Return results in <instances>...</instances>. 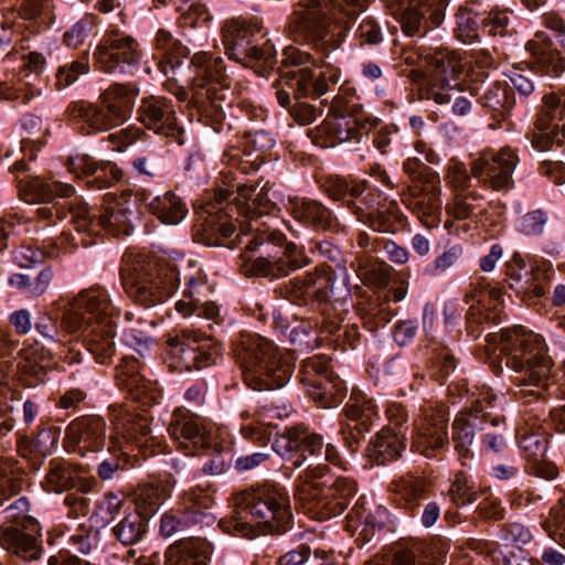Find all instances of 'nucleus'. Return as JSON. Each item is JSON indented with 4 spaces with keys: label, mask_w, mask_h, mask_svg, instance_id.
Wrapping results in <instances>:
<instances>
[{
    "label": "nucleus",
    "mask_w": 565,
    "mask_h": 565,
    "mask_svg": "<svg viewBox=\"0 0 565 565\" xmlns=\"http://www.w3.org/2000/svg\"><path fill=\"white\" fill-rule=\"evenodd\" d=\"M215 193L204 223L209 245L235 249L245 246L248 253H259L252 259L242 255L241 269L248 277L278 279L310 264L301 247L288 242L284 233L258 220L277 210L275 193L265 184L228 183Z\"/></svg>",
    "instance_id": "obj_1"
},
{
    "label": "nucleus",
    "mask_w": 565,
    "mask_h": 565,
    "mask_svg": "<svg viewBox=\"0 0 565 565\" xmlns=\"http://www.w3.org/2000/svg\"><path fill=\"white\" fill-rule=\"evenodd\" d=\"M153 45L159 55H153L158 70L172 78L183 77L191 86L190 103L196 109L199 121L210 126L215 132H221L226 117L265 121L267 111L249 99L235 97L232 78L226 73L224 61L207 52H198L184 65L190 50L172 33L159 29L154 35Z\"/></svg>",
    "instance_id": "obj_2"
},
{
    "label": "nucleus",
    "mask_w": 565,
    "mask_h": 565,
    "mask_svg": "<svg viewBox=\"0 0 565 565\" xmlns=\"http://www.w3.org/2000/svg\"><path fill=\"white\" fill-rule=\"evenodd\" d=\"M20 198L30 204H40L34 211V218L47 221L51 225L56 220H68L70 234L62 242L66 250L78 246L88 247L95 238L105 232L111 236H128L134 231L137 220L135 204L124 198L114 196L100 211H92L87 203L75 195V188L57 180L28 175L20 181Z\"/></svg>",
    "instance_id": "obj_3"
},
{
    "label": "nucleus",
    "mask_w": 565,
    "mask_h": 565,
    "mask_svg": "<svg viewBox=\"0 0 565 565\" xmlns=\"http://www.w3.org/2000/svg\"><path fill=\"white\" fill-rule=\"evenodd\" d=\"M273 449L285 460L286 469H305L295 497L307 514L316 520H328L341 514L356 493V483L345 477L328 476L329 468L320 459L341 466L337 447L324 446L323 438L306 427L286 428L274 441Z\"/></svg>",
    "instance_id": "obj_4"
},
{
    "label": "nucleus",
    "mask_w": 565,
    "mask_h": 565,
    "mask_svg": "<svg viewBox=\"0 0 565 565\" xmlns=\"http://www.w3.org/2000/svg\"><path fill=\"white\" fill-rule=\"evenodd\" d=\"M369 8V0H299L291 14L294 36L316 53L329 57L340 50L352 20Z\"/></svg>",
    "instance_id": "obj_5"
},
{
    "label": "nucleus",
    "mask_w": 565,
    "mask_h": 565,
    "mask_svg": "<svg viewBox=\"0 0 565 565\" xmlns=\"http://www.w3.org/2000/svg\"><path fill=\"white\" fill-rule=\"evenodd\" d=\"M487 339L511 372V382L521 387L522 397H541L554 365L545 339L522 326L490 333Z\"/></svg>",
    "instance_id": "obj_6"
},
{
    "label": "nucleus",
    "mask_w": 565,
    "mask_h": 565,
    "mask_svg": "<svg viewBox=\"0 0 565 565\" xmlns=\"http://www.w3.org/2000/svg\"><path fill=\"white\" fill-rule=\"evenodd\" d=\"M505 398L489 387L471 393L470 403L463 407L452 423L455 450L462 466L473 458L472 445L480 434L481 447L495 454L503 452L507 443L504 415Z\"/></svg>",
    "instance_id": "obj_7"
},
{
    "label": "nucleus",
    "mask_w": 565,
    "mask_h": 565,
    "mask_svg": "<svg viewBox=\"0 0 565 565\" xmlns=\"http://www.w3.org/2000/svg\"><path fill=\"white\" fill-rule=\"evenodd\" d=\"M281 56L280 63L286 71L281 73L280 86L275 93L276 99L298 124L309 125L320 114L319 109L305 102L292 104L291 95L295 99L318 98L340 82L341 71L335 67L323 71L307 66L311 55L295 46L285 47Z\"/></svg>",
    "instance_id": "obj_8"
},
{
    "label": "nucleus",
    "mask_w": 565,
    "mask_h": 565,
    "mask_svg": "<svg viewBox=\"0 0 565 565\" xmlns=\"http://www.w3.org/2000/svg\"><path fill=\"white\" fill-rule=\"evenodd\" d=\"M235 513L228 520V533L246 539L260 534L281 535L292 527L290 497L279 484H262L235 498Z\"/></svg>",
    "instance_id": "obj_9"
},
{
    "label": "nucleus",
    "mask_w": 565,
    "mask_h": 565,
    "mask_svg": "<svg viewBox=\"0 0 565 565\" xmlns=\"http://www.w3.org/2000/svg\"><path fill=\"white\" fill-rule=\"evenodd\" d=\"M121 285L136 303L152 308L171 298L180 286V269L173 262L126 252L120 267Z\"/></svg>",
    "instance_id": "obj_10"
},
{
    "label": "nucleus",
    "mask_w": 565,
    "mask_h": 565,
    "mask_svg": "<svg viewBox=\"0 0 565 565\" xmlns=\"http://www.w3.org/2000/svg\"><path fill=\"white\" fill-rule=\"evenodd\" d=\"M234 354L245 384L254 391L281 388L295 371L291 360L273 341L259 334H241Z\"/></svg>",
    "instance_id": "obj_11"
},
{
    "label": "nucleus",
    "mask_w": 565,
    "mask_h": 565,
    "mask_svg": "<svg viewBox=\"0 0 565 565\" xmlns=\"http://www.w3.org/2000/svg\"><path fill=\"white\" fill-rule=\"evenodd\" d=\"M376 124L375 118L365 114L355 88L343 84L332 99L330 114L310 131V136L321 148L353 146L369 139L371 129Z\"/></svg>",
    "instance_id": "obj_12"
},
{
    "label": "nucleus",
    "mask_w": 565,
    "mask_h": 565,
    "mask_svg": "<svg viewBox=\"0 0 565 565\" xmlns=\"http://www.w3.org/2000/svg\"><path fill=\"white\" fill-rule=\"evenodd\" d=\"M404 61L413 65L420 58L426 65L427 74L413 70L411 79L415 83H423L425 98L444 105L451 100L450 90H466L468 85L465 81L467 75L466 64L461 55L448 47H418L416 53L404 52Z\"/></svg>",
    "instance_id": "obj_13"
},
{
    "label": "nucleus",
    "mask_w": 565,
    "mask_h": 565,
    "mask_svg": "<svg viewBox=\"0 0 565 565\" xmlns=\"http://www.w3.org/2000/svg\"><path fill=\"white\" fill-rule=\"evenodd\" d=\"M137 95L135 86L114 84L102 94L100 105L85 100L73 102L67 113L86 135L106 131L129 118Z\"/></svg>",
    "instance_id": "obj_14"
},
{
    "label": "nucleus",
    "mask_w": 565,
    "mask_h": 565,
    "mask_svg": "<svg viewBox=\"0 0 565 565\" xmlns=\"http://www.w3.org/2000/svg\"><path fill=\"white\" fill-rule=\"evenodd\" d=\"M115 434L100 454L96 472L103 481L118 478L127 469L130 448L143 447L151 439V428L147 417L119 409L114 417Z\"/></svg>",
    "instance_id": "obj_15"
},
{
    "label": "nucleus",
    "mask_w": 565,
    "mask_h": 565,
    "mask_svg": "<svg viewBox=\"0 0 565 565\" xmlns=\"http://www.w3.org/2000/svg\"><path fill=\"white\" fill-rule=\"evenodd\" d=\"M226 54L245 66H263L262 75L278 65L274 44L265 39L258 26L244 19H232L222 28Z\"/></svg>",
    "instance_id": "obj_16"
},
{
    "label": "nucleus",
    "mask_w": 565,
    "mask_h": 565,
    "mask_svg": "<svg viewBox=\"0 0 565 565\" xmlns=\"http://www.w3.org/2000/svg\"><path fill=\"white\" fill-rule=\"evenodd\" d=\"M120 309L111 300L109 291L102 286L82 290L63 307V322L71 331L86 324L117 322Z\"/></svg>",
    "instance_id": "obj_17"
},
{
    "label": "nucleus",
    "mask_w": 565,
    "mask_h": 565,
    "mask_svg": "<svg viewBox=\"0 0 565 565\" xmlns=\"http://www.w3.org/2000/svg\"><path fill=\"white\" fill-rule=\"evenodd\" d=\"M555 274L553 263L546 258H534L526 268V260L514 252L505 263L504 281L521 300L534 302L543 298Z\"/></svg>",
    "instance_id": "obj_18"
},
{
    "label": "nucleus",
    "mask_w": 565,
    "mask_h": 565,
    "mask_svg": "<svg viewBox=\"0 0 565 565\" xmlns=\"http://www.w3.org/2000/svg\"><path fill=\"white\" fill-rule=\"evenodd\" d=\"M298 376L309 397L321 408L337 407L347 396L345 382L334 373L326 355L303 360Z\"/></svg>",
    "instance_id": "obj_19"
},
{
    "label": "nucleus",
    "mask_w": 565,
    "mask_h": 565,
    "mask_svg": "<svg viewBox=\"0 0 565 565\" xmlns=\"http://www.w3.org/2000/svg\"><path fill=\"white\" fill-rule=\"evenodd\" d=\"M276 291L291 303L323 316L334 292L333 273L330 267L318 266L313 271L291 278Z\"/></svg>",
    "instance_id": "obj_20"
},
{
    "label": "nucleus",
    "mask_w": 565,
    "mask_h": 565,
    "mask_svg": "<svg viewBox=\"0 0 565 565\" xmlns=\"http://www.w3.org/2000/svg\"><path fill=\"white\" fill-rule=\"evenodd\" d=\"M167 344L168 354L175 362V367L186 371L214 365L223 353V347L218 341L190 330L169 337Z\"/></svg>",
    "instance_id": "obj_21"
},
{
    "label": "nucleus",
    "mask_w": 565,
    "mask_h": 565,
    "mask_svg": "<svg viewBox=\"0 0 565 565\" xmlns=\"http://www.w3.org/2000/svg\"><path fill=\"white\" fill-rule=\"evenodd\" d=\"M118 406L111 408V430L108 434L107 423L104 417L97 415L81 416L72 420L65 431L64 447L67 452L86 457L88 454H98L105 450L109 439L115 434V414Z\"/></svg>",
    "instance_id": "obj_22"
},
{
    "label": "nucleus",
    "mask_w": 565,
    "mask_h": 565,
    "mask_svg": "<svg viewBox=\"0 0 565 565\" xmlns=\"http://www.w3.org/2000/svg\"><path fill=\"white\" fill-rule=\"evenodd\" d=\"M213 503L214 499L207 489L201 486L190 488L180 497L182 508L180 516L173 512L162 515L160 533L169 537L191 525L210 526L216 520L215 515L210 512Z\"/></svg>",
    "instance_id": "obj_23"
},
{
    "label": "nucleus",
    "mask_w": 565,
    "mask_h": 565,
    "mask_svg": "<svg viewBox=\"0 0 565 565\" xmlns=\"http://www.w3.org/2000/svg\"><path fill=\"white\" fill-rule=\"evenodd\" d=\"M544 110L526 134L532 147L537 151L550 150L565 141V88L552 90L542 97Z\"/></svg>",
    "instance_id": "obj_24"
},
{
    "label": "nucleus",
    "mask_w": 565,
    "mask_h": 565,
    "mask_svg": "<svg viewBox=\"0 0 565 565\" xmlns=\"http://www.w3.org/2000/svg\"><path fill=\"white\" fill-rule=\"evenodd\" d=\"M94 57L105 73H127L139 64L141 51L135 38L111 28L97 45Z\"/></svg>",
    "instance_id": "obj_25"
},
{
    "label": "nucleus",
    "mask_w": 565,
    "mask_h": 565,
    "mask_svg": "<svg viewBox=\"0 0 565 565\" xmlns=\"http://www.w3.org/2000/svg\"><path fill=\"white\" fill-rule=\"evenodd\" d=\"M448 0H394L392 13L407 36H425L445 19Z\"/></svg>",
    "instance_id": "obj_26"
},
{
    "label": "nucleus",
    "mask_w": 565,
    "mask_h": 565,
    "mask_svg": "<svg viewBox=\"0 0 565 565\" xmlns=\"http://www.w3.org/2000/svg\"><path fill=\"white\" fill-rule=\"evenodd\" d=\"M451 198L445 205L447 216L457 221H470L478 224L488 211V203L482 194L471 185V177L461 167H455L449 172Z\"/></svg>",
    "instance_id": "obj_27"
},
{
    "label": "nucleus",
    "mask_w": 565,
    "mask_h": 565,
    "mask_svg": "<svg viewBox=\"0 0 565 565\" xmlns=\"http://www.w3.org/2000/svg\"><path fill=\"white\" fill-rule=\"evenodd\" d=\"M518 162L516 152L509 147L484 151L471 161V175L484 188L509 190L513 185L512 174Z\"/></svg>",
    "instance_id": "obj_28"
},
{
    "label": "nucleus",
    "mask_w": 565,
    "mask_h": 565,
    "mask_svg": "<svg viewBox=\"0 0 565 565\" xmlns=\"http://www.w3.org/2000/svg\"><path fill=\"white\" fill-rule=\"evenodd\" d=\"M168 433L178 448L186 455L216 446L211 429L199 415L185 408H177L171 415Z\"/></svg>",
    "instance_id": "obj_29"
},
{
    "label": "nucleus",
    "mask_w": 565,
    "mask_h": 565,
    "mask_svg": "<svg viewBox=\"0 0 565 565\" xmlns=\"http://www.w3.org/2000/svg\"><path fill=\"white\" fill-rule=\"evenodd\" d=\"M138 120L156 135L184 143V129L177 120L173 102L162 96L143 97L137 109Z\"/></svg>",
    "instance_id": "obj_30"
},
{
    "label": "nucleus",
    "mask_w": 565,
    "mask_h": 565,
    "mask_svg": "<svg viewBox=\"0 0 565 565\" xmlns=\"http://www.w3.org/2000/svg\"><path fill=\"white\" fill-rule=\"evenodd\" d=\"M45 57L38 52H31L25 56L23 68L19 79L12 84L4 83L0 86V96L17 104L29 105L35 97L43 93L41 74L44 70Z\"/></svg>",
    "instance_id": "obj_31"
},
{
    "label": "nucleus",
    "mask_w": 565,
    "mask_h": 565,
    "mask_svg": "<svg viewBox=\"0 0 565 565\" xmlns=\"http://www.w3.org/2000/svg\"><path fill=\"white\" fill-rule=\"evenodd\" d=\"M428 185H415L404 199L406 207L427 227L433 228L441 221V189L438 174H430Z\"/></svg>",
    "instance_id": "obj_32"
},
{
    "label": "nucleus",
    "mask_w": 565,
    "mask_h": 565,
    "mask_svg": "<svg viewBox=\"0 0 565 565\" xmlns=\"http://www.w3.org/2000/svg\"><path fill=\"white\" fill-rule=\"evenodd\" d=\"M68 170L92 190L110 189L122 179V171L110 161H96L88 154H76L67 161Z\"/></svg>",
    "instance_id": "obj_33"
},
{
    "label": "nucleus",
    "mask_w": 565,
    "mask_h": 565,
    "mask_svg": "<svg viewBox=\"0 0 565 565\" xmlns=\"http://www.w3.org/2000/svg\"><path fill=\"white\" fill-rule=\"evenodd\" d=\"M287 211L295 221L318 232L340 233L344 226L337 215L318 200L294 198L288 201Z\"/></svg>",
    "instance_id": "obj_34"
},
{
    "label": "nucleus",
    "mask_w": 565,
    "mask_h": 565,
    "mask_svg": "<svg viewBox=\"0 0 565 565\" xmlns=\"http://www.w3.org/2000/svg\"><path fill=\"white\" fill-rule=\"evenodd\" d=\"M34 327L49 344H56L58 347L56 354L61 360L68 364H77L83 361L81 350L67 339L68 334L75 331H71L65 327L63 312L61 317L52 316L49 312H41L35 320Z\"/></svg>",
    "instance_id": "obj_35"
},
{
    "label": "nucleus",
    "mask_w": 565,
    "mask_h": 565,
    "mask_svg": "<svg viewBox=\"0 0 565 565\" xmlns=\"http://www.w3.org/2000/svg\"><path fill=\"white\" fill-rule=\"evenodd\" d=\"M443 415L425 418L414 428L411 449L426 458L437 457L448 446V424Z\"/></svg>",
    "instance_id": "obj_36"
},
{
    "label": "nucleus",
    "mask_w": 565,
    "mask_h": 565,
    "mask_svg": "<svg viewBox=\"0 0 565 565\" xmlns=\"http://www.w3.org/2000/svg\"><path fill=\"white\" fill-rule=\"evenodd\" d=\"M466 90L477 96L478 104L500 120L511 116L516 103L514 90L505 81H494L480 88L468 85Z\"/></svg>",
    "instance_id": "obj_37"
},
{
    "label": "nucleus",
    "mask_w": 565,
    "mask_h": 565,
    "mask_svg": "<svg viewBox=\"0 0 565 565\" xmlns=\"http://www.w3.org/2000/svg\"><path fill=\"white\" fill-rule=\"evenodd\" d=\"M82 345L96 363L108 365L117 353L116 322L103 324H86L81 327Z\"/></svg>",
    "instance_id": "obj_38"
},
{
    "label": "nucleus",
    "mask_w": 565,
    "mask_h": 565,
    "mask_svg": "<svg viewBox=\"0 0 565 565\" xmlns=\"http://www.w3.org/2000/svg\"><path fill=\"white\" fill-rule=\"evenodd\" d=\"M275 139L266 130H256L254 134L247 135L246 147L250 150H242L232 147L224 152L223 160L231 167L238 169L242 173L247 174L257 170L258 160L262 156L275 146Z\"/></svg>",
    "instance_id": "obj_39"
},
{
    "label": "nucleus",
    "mask_w": 565,
    "mask_h": 565,
    "mask_svg": "<svg viewBox=\"0 0 565 565\" xmlns=\"http://www.w3.org/2000/svg\"><path fill=\"white\" fill-rule=\"evenodd\" d=\"M141 363L135 356H124L115 367V379L117 385L132 399L149 405L156 399L154 391L151 382L141 373Z\"/></svg>",
    "instance_id": "obj_40"
},
{
    "label": "nucleus",
    "mask_w": 565,
    "mask_h": 565,
    "mask_svg": "<svg viewBox=\"0 0 565 565\" xmlns=\"http://www.w3.org/2000/svg\"><path fill=\"white\" fill-rule=\"evenodd\" d=\"M532 55L531 66L533 73L550 79L559 77L565 71V61L561 53L553 46L552 39L543 32H537L535 38L526 44Z\"/></svg>",
    "instance_id": "obj_41"
},
{
    "label": "nucleus",
    "mask_w": 565,
    "mask_h": 565,
    "mask_svg": "<svg viewBox=\"0 0 565 565\" xmlns=\"http://www.w3.org/2000/svg\"><path fill=\"white\" fill-rule=\"evenodd\" d=\"M136 201L142 203L151 214L167 225H178L189 212L186 204L173 192L152 195L143 190L136 193Z\"/></svg>",
    "instance_id": "obj_42"
},
{
    "label": "nucleus",
    "mask_w": 565,
    "mask_h": 565,
    "mask_svg": "<svg viewBox=\"0 0 565 565\" xmlns=\"http://www.w3.org/2000/svg\"><path fill=\"white\" fill-rule=\"evenodd\" d=\"M406 446L407 438L402 430L382 428L370 440L367 457L376 465H386L402 457Z\"/></svg>",
    "instance_id": "obj_43"
},
{
    "label": "nucleus",
    "mask_w": 565,
    "mask_h": 565,
    "mask_svg": "<svg viewBox=\"0 0 565 565\" xmlns=\"http://www.w3.org/2000/svg\"><path fill=\"white\" fill-rule=\"evenodd\" d=\"M321 190L333 201L342 202L353 214L366 198H362L365 191L364 181H354L340 175L324 177L320 182Z\"/></svg>",
    "instance_id": "obj_44"
},
{
    "label": "nucleus",
    "mask_w": 565,
    "mask_h": 565,
    "mask_svg": "<svg viewBox=\"0 0 565 565\" xmlns=\"http://www.w3.org/2000/svg\"><path fill=\"white\" fill-rule=\"evenodd\" d=\"M0 546L25 561H36L43 553L42 544L34 535L14 525L0 526Z\"/></svg>",
    "instance_id": "obj_45"
},
{
    "label": "nucleus",
    "mask_w": 565,
    "mask_h": 565,
    "mask_svg": "<svg viewBox=\"0 0 565 565\" xmlns=\"http://www.w3.org/2000/svg\"><path fill=\"white\" fill-rule=\"evenodd\" d=\"M149 520L139 510L128 508L110 529L111 536L124 546L143 542L150 532Z\"/></svg>",
    "instance_id": "obj_46"
},
{
    "label": "nucleus",
    "mask_w": 565,
    "mask_h": 565,
    "mask_svg": "<svg viewBox=\"0 0 565 565\" xmlns=\"http://www.w3.org/2000/svg\"><path fill=\"white\" fill-rule=\"evenodd\" d=\"M446 551L441 544H430L425 548L422 544L399 545L390 559L391 565H444Z\"/></svg>",
    "instance_id": "obj_47"
},
{
    "label": "nucleus",
    "mask_w": 565,
    "mask_h": 565,
    "mask_svg": "<svg viewBox=\"0 0 565 565\" xmlns=\"http://www.w3.org/2000/svg\"><path fill=\"white\" fill-rule=\"evenodd\" d=\"M354 215L360 222L379 233H396L404 221L398 206L393 202L381 204L374 210H365L361 205L354 210Z\"/></svg>",
    "instance_id": "obj_48"
},
{
    "label": "nucleus",
    "mask_w": 565,
    "mask_h": 565,
    "mask_svg": "<svg viewBox=\"0 0 565 565\" xmlns=\"http://www.w3.org/2000/svg\"><path fill=\"white\" fill-rule=\"evenodd\" d=\"M213 546L204 539L194 537L171 546L166 553L167 565H209Z\"/></svg>",
    "instance_id": "obj_49"
},
{
    "label": "nucleus",
    "mask_w": 565,
    "mask_h": 565,
    "mask_svg": "<svg viewBox=\"0 0 565 565\" xmlns=\"http://www.w3.org/2000/svg\"><path fill=\"white\" fill-rule=\"evenodd\" d=\"M17 369L20 381L28 387H35L50 380L51 359L36 350H24L17 358Z\"/></svg>",
    "instance_id": "obj_50"
},
{
    "label": "nucleus",
    "mask_w": 565,
    "mask_h": 565,
    "mask_svg": "<svg viewBox=\"0 0 565 565\" xmlns=\"http://www.w3.org/2000/svg\"><path fill=\"white\" fill-rule=\"evenodd\" d=\"M70 234V231H63L61 236L56 239L44 241L41 247H33L31 245L20 246L14 250V263L22 268H31L44 260V257L55 258L60 254H71L74 250H66L63 247L62 242ZM67 239H65L66 242Z\"/></svg>",
    "instance_id": "obj_51"
},
{
    "label": "nucleus",
    "mask_w": 565,
    "mask_h": 565,
    "mask_svg": "<svg viewBox=\"0 0 565 565\" xmlns=\"http://www.w3.org/2000/svg\"><path fill=\"white\" fill-rule=\"evenodd\" d=\"M455 35L456 38L465 43L472 44L478 42L483 33L482 12L479 6L473 3H467L458 9L456 15Z\"/></svg>",
    "instance_id": "obj_52"
},
{
    "label": "nucleus",
    "mask_w": 565,
    "mask_h": 565,
    "mask_svg": "<svg viewBox=\"0 0 565 565\" xmlns=\"http://www.w3.org/2000/svg\"><path fill=\"white\" fill-rule=\"evenodd\" d=\"M175 483L177 480L171 476L163 480L162 483L142 487L136 495L132 509L139 510L150 521L162 503L171 497V491Z\"/></svg>",
    "instance_id": "obj_53"
},
{
    "label": "nucleus",
    "mask_w": 565,
    "mask_h": 565,
    "mask_svg": "<svg viewBox=\"0 0 565 565\" xmlns=\"http://www.w3.org/2000/svg\"><path fill=\"white\" fill-rule=\"evenodd\" d=\"M428 482L423 478H402L396 484L394 502L398 508L415 514L418 512L422 502L428 498Z\"/></svg>",
    "instance_id": "obj_54"
},
{
    "label": "nucleus",
    "mask_w": 565,
    "mask_h": 565,
    "mask_svg": "<svg viewBox=\"0 0 565 565\" xmlns=\"http://www.w3.org/2000/svg\"><path fill=\"white\" fill-rule=\"evenodd\" d=\"M345 417L354 422L361 430H370L374 420L379 418V406L374 398L364 393L352 392L343 408Z\"/></svg>",
    "instance_id": "obj_55"
},
{
    "label": "nucleus",
    "mask_w": 565,
    "mask_h": 565,
    "mask_svg": "<svg viewBox=\"0 0 565 565\" xmlns=\"http://www.w3.org/2000/svg\"><path fill=\"white\" fill-rule=\"evenodd\" d=\"M359 315L364 327L374 332L385 327L396 315L387 300L379 297H371L359 305Z\"/></svg>",
    "instance_id": "obj_56"
},
{
    "label": "nucleus",
    "mask_w": 565,
    "mask_h": 565,
    "mask_svg": "<svg viewBox=\"0 0 565 565\" xmlns=\"http://www.w3.org/2000/svg\"><path fill=\"white\" fill-rule=\"evenodd\" d=\"M51 0H2V10L17 11L23 20L50 23L52 20Z\"/></svg>",
    "instance_id": "obj_57"
},
{
    "label": "nucleus",
    "mask_w": 565,
    "mask_h": 565,
    "mask_svg": "<svg viewBox=\"0 0 565 565\" xmlns=\"http://www.w3.org/2000/svg\"><path fill=\"white\" fill-rule=\"evenodd\" d=\"M447 497L454 505L462 508L479 501L480 490H476L473 481L465 471H458L454 476Z\"/></svg>",
    "instance_id": "obj_58"
},
{
    "label": "nucleus",
    "mask_w": 565,
    "mask_h": 565,
    "mask_svg": "<svg viewBox=\"0 0 565 565\" xmlns=\"http://www.w3.org/2000/svg\"><path fill=\"white\" fill-rule=\"evenodd\" d=\"M321 333L331 337L332 342L343 350L348 348L354 349L361 339V333L356 324H342L328 319L322 321Z\"/></svg>",
    "instance_id": "obj_59"
},
{
    "label": "nucleus",
    "mask_w": 565,
    "mask_h": 565,
    "mask_svg": "<svg viewBox=\"0 0 565 565\" xmlns=\"http://www.w3.org/2000/svg\"><path fill=\"white\" fill-rule=\"evenodd\" d=\"M384 41L383 28L372 15L362 18L353 30L352 44L355 47L376 46Z\"/></svg>",
    "instance_id": "obj_60"
},
{
    "label": "nucleus",
    "mask_w": 565,
    "mask_h": 565,
    "mask_svg": "<svg viewBox=\"0 0 565 565\" xmlns=\"http://www.w3.org/2000/svg\"><path fill=\"white\" fill-rule=\"evenodd\" d=\"M75 469L68 463L52 460L50 461V469L45 477L47 491L62 493L70 491L74 488Z\"/></svg>",
    "instance_id": "obj_61"
},
{
    "label": "nucleus",
    "mask_w": 565,
    "mask_h": 565,
    "mask_svg": "<svg viewBox=\"0 0 565 565\" xmlns=\"http://www.w3.org/2000/svg\"><path fill=\"white\" fill-rule=\"evenodd\" d=\"M128 508L132 505H127L124 497L108 491L96 502L95 515L108 525L119 520Z\"/></svg>",
    "instance_id": "obj_62"
},
{
    "label": "nucleus",
    "mask_w": 565,
    "mask_h": 565,
    "mask_svg": "<svg viewBox=\"0 0 565 565\" xmlns=\"http://www.w3.org/2000/svg\"><path fill=\"white\" fill-rule=\"evenodd\" d=\"M317 326L318 321L313 323L310 318L298 321L288 332L289 341L300 349L315 350L320 345V335H324L321 330L316 329Z\"/></svg>",
    "instance_id": "obj_63"
},
{
    "label": "nucleus",
    "mask_w": 565,
    "mask_h": 565,
    "mask_svg": "<svg viewBox=\"0 0 565 565\" xmlns=\"http://www.w3.org/2000/svg\"><path fill=\"white\" fill-rule=\"evenodd\" d=\"M483 33L488 35H505L512 30L513 12L508 8L493 7L489 11L481 10Z\"/></svg>",
    "instance_id": "obj_64"
}]
</instances>
